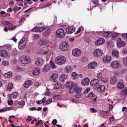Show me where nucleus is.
<instances>
[{
  "label": "nucleus",
  "mask_w": 127,
  "mask_h": 127,
  "mask_svg": "<svg viewBox=\"0 0 127 127\" xmlns=\"http://www.w3.org/2000/svg\"><path fill=\"white\" fill-rule=\"evenodd\" d=\"M65 62L66 58L63 56H59L55 60V63L58 65H63Z\"/></svg>",
  "instance_id": "nucleus-1"
},
{
  "label": "nucleus",
  "mask_w": 127,
  "mask_h": 127,
  "mask_svg": "<svg viewBox=\"0 0 127 127\" xmlns=\"http://www.w3.org/2000/svg\"><path fill=\"white\" fill-rule=\"evenodd\" d=\"M56 34L57 38H59L60 39L64 38V37L66 36V32H65L64 29L62 28H60L58 29L56 31Z\"/></svg>",
  "instance_id": "nucleus-2"
},
{
  "label": "nucleus",
  "mask_w": 127,
  "mask_h": 127,
  "mask_svg": "<svg viewBox=\"0 0 127 127\" xmlns=\"http://www.w3.org/2000/svg\"><path fill=\"white\" fill-rule=\"evenodd\" d=\"M20 62L22 63V64H29L30 62V58L29 57H27L26 56H22L20 58Z\"/></svg>",
  "instance_id": "nucleus-3"
},
{
  "label": "nucleus",
  "mask_w": 127,
  "mask_h": 127,
  "mask_svg": "<svg viewBox=\"0 0 127 127\" xmlns=\"http://www.w3.org/2000/svg\"><path fill=\"white\" fill-rule=\"evenodd\" d=\"M59 48L62 51H67L69 49V44L67 42H63Z\"/></svg>",
  "instance_id": "nucleus-4"
},
{
  "label": "nucleus",
  "mask_w": 127,
  "mask_h": 127,
  "mask_svg": "<svg viewBox=\"0 0 127 127\" xmlns=\"http://www.w3.org/2000/svg\"><path fill=\"white\" fill-rule=\"evenodd\" d=\"M72 53L74 57H79V56H81L82 55V51L80 49L76 48L72 50Z\"/></svg>",
  "instance_id": "nucleus-5"
},
{
  "label": "nucleus",
  "mask_w": 127,
  "mask_h": 127,
  "mask_svg": "<svg viewBox=\"0 0 127 127\" xmlns=\"http://www.w3.org/2000/svg\"><path fill=\"white\" fill-rule=\"evenodd\" d=\"M26 45V39L22 38L18 44V47L19 49H23Z\"/></svg>",
  "instance_id": "nucleus-6"
},
{
  "label": "nucleus",
  "mask_w": 127,
  "mask_h": 127,
  "mask_svg": "<svg viewBox=\"0 0 127 127\" xmlns=\"http://www.w3.org/2000/svg\"><path fill=\"white\" fill-rule=\"evenodd\" d=\"M44 64V60L41 57H39L35 61V64L36 66H42V64Z\"/></svg>",
  "instance_id": "nucleus-7"
},
{
  "label": "nucleus",
  "mask_w": 127,
  "mask_h": 127,
  "mask_svg": "<svg viewBox=\"0 0 127 127\" xmlns=\"http://www.w3.org/2000/svg\"><path fill=\"white\" fill-rule=\"evenodd\" d=\"M93 55L95 57H100L103 55V51L100 49H96L94 51Z\"/></svg>",
  "instance_id": "nucleus-8"
},
{
  "label": "nucleus",
  "mask_w": 127,
  "mask_h": 127,
  "mask_svg": "<svg viewBox=\"0 0 127 127\" xmlns=\"http://www.w3.org/2000/svg\"><path fill=\"white\" fill-rule=\"evenodd\" d=\"M86 98L87 99H89L91 100L92 102H95V101H97V97L93 92H90L89 94L87 96Z\"/></svg>",
  "instance_id": "nucleus-9"
},
{
  "label": "nucleus",
  "mask_w": 127,
  "mask_h": 127,
  "mask_svg": "<svg viewBox=\"0 0 127 127\" xmlns=\"http://www.w3.org/2000/svg\"><path fill=\"white\" fill-rule=\"evenodd\" d=\"M98 66V64L96 62H92L88 64V69H94Z\"/></svg>",
  "instance_id": "nucleus-10"
},
{
  "label": "nucleus",
  "mask_w": 127,
  "mask_h": 127,
  "mask_svg": "<svg viewBox=\"0 0 127 127\" xmlns=\"http://www.w3.org/2000/svg\"><path fill=\"white\" fill-rule=\"evenodd\" d=\"M97 78L104 83H107L108 82V78H104V77H103V74L101 72L97 74Z\"/></svg>",
  "instance_id": "nucleus-11"
},
{
  "label": "nucleus",
  "mask_w": 127,
  "mask_h": 127,
  "mask_svg": "<svg viewBox=\"0 0 127 127\" xmlns=\"http://www.w3.org/2000/svg\"><path fill=\"white\" fill-rule=\"evenodd\" d=\"M8 56V52L4 50H0V57L2 58H5Z\"/></svg>",
  "instance_id": "nucleus-12"
},
{
  "label": "nucleus",
  "mask_w": 127,
  "mask_h": 127,
  "mask_svg": "<svg viewBox=\"0 0 127 127\" xmlns=\"http://www.w3.org/2000/svg\"><path fill=\"white\" fill-rule=\"evenodd\" d=\"M44 30H46V28L41 27H36L33 29V32H42Z\"/></svg>",
  "instance_id": "nucleus-13"
},
{
  "label": "nucleus",
  "mask_w": 127,
  "mask_h": 127,
  "mask_svg": "<svg viewBox=\"0 0 127 127\" xmlns=\"http://www.w3.org/2000/svg\"><path fill=\"white\" fill-rule=\"evenodd\" d=\"M117 45L118 47H123V46H125L126 45V43L124 41H122L121 38H118L117 39Z\"/></svg>",
  "instance_id": "nucleus-14"
},
{
  "label": "nucleus",
  "mask_w": 127,
  "mask_h": 127,
  "mask_svg": "<svg viewBox=\"0 0 127 127\" xmlns=\"http://www.w3.org/2000/svg\"><path fill=\"white\" fill-rule=\"evenodd\" d=\"M90 83V79L89 78L86 77L83 79L81 81V84L83 86H88V85Z\"/></svg>",
  "instance_id": "nucleus-15"
},
{
  "label": "nucleus",
  "mask_w": 127,
  "mask_h": 127,
  "mask_svg": "<svg viewBox=\"0 0 127 127\" xmlns=\"http://www.w3.org/2000/svg\"><path fill=\"white\" fill-rule=\"evenodd\" d=\"M103 61L104 63H108V62H111V61H112V57L110 56H106L103 57Z\"/></svg>",
  "instance_id": "nucleus-16"
},
{
  "label": "nucleus",
  "mask_w": 127,
  "mask_h": 127,
  "mask_svg": "<svg viewBox=\"0 0 127 127\" xmlns=\"http://www.w3.org/2000/svg\"><path fill=\"white\" fill-rule=\"evenodd\" d=\"M105 42V39L103 38H100L97 40L95 42V45H102V44H104Z\"/></svg>",
  "instance_id": "nucleus-17"
},
{
  "label": "nucleus",
  "mask_w": 127,
  "mask_h": 127,
  "mask_svg": "<svg viewBox=\"0 0 127 127\" xmlns=\"http://www.w3.org/2000/svg\"><path fill=\"white\" fill-rule=\"evenodd\" d=\"M111 66L114 69H117L120 67V63L117 61H114L111 63Z\"/></svg>",
  "instance_id": "nucleus-18"
},
{
  "label": "nucleus",
  "mask_w": 127,
  "mask_h": 127,
  "mask_svg": "<svg viewBox=\"0 0 127 127\" xmlns=\"http://www.w3.org/2000/svg\"><path fill=\"white\" fill-rule=\"evenodd\" d=\"M106 90V86L104 85H100L97 88V90L99 93H103Z\"/></svg>",
  "instance_id": "nucleus-19"
},
{
  "label": "nucleus",
  "mask_w": 127,
  "mask_h": 127,
  "mask_svg": "<svg viewBox=\"0 0 127 127\" xmlns=\"http://www.w3.org/2000/svg\"><path fill=\"white\" fill-rule=\"evenodd\" d=\"M66 32L67 33H68V34H72V33L75 32V29L68 27L66 28Z\"/></svg>",
  "instance_id": "nucleus-20"
},
{
  "label": "nucleus",
  "mask_w": 127,
  "mask_h": 127,
  "mask_svg": "<svg viewBox=\"0 0 127 127\" xmlns=\"http://www.w3.org/2000/svg\"><path fill=\"white\" fill-rule=\"evenodd\" d=\"M32 84H33L32 81L28 80L24 83V87L25 88H29V87H30V86H31Z\"/></svg>",
  "instance_id": "nucleus-21"
},
{
  "label": "nucleus",
  "mask_w": 127,
  "mask_h": 127,
  "mask_svg": "<svg viewBox=\"0 0 127 127\" xmlns=\"http://www.w3.org/2000/svg\"><path fill=\"white\" fill-rule=\"evenodd\" d=\"M112 56L115 58H119L120 56V53L119 52V51L114 50L112 51Z\"/></svg>",
  "instance_id": "nucleus-22"
},
{
  "label": "nucleus",
  "mask_w": 127,
  "mask_h": 127,
  "mask_svg": "<svg viewBox=\"0 0 127 127\" xmlns=\"http://www.w3.org/2000/svg\"><path fill=\"white\" fill-rule=\"evenodd\" d=\"M40 73V69L38 67H35L34 69V71L33 72V75L34 76H37V75H39Z\"/></svg>",
  "instance_id": "nucleus-23"
},
{
  "label": "nucleus",
  "mask_w": 127,
  "mask_h": 127,
  "mask_svg": "<svg viewBox=\"0 0 127 127\" xmlns=\"http://www.w3.org/2000/svg\"><path fill=\"white\" fill-rule=\"evenodd\" d=\"M99 83V79H94L91 80L90 82L91 86H96Z\"/></svg>",
  "instance_id": "nucleus-24"
},
{
  "label": "nucleus",
  "mask_w": 127,
  "mask_h": 127,
  "mask_svg": "<svg viewBox=\"0 0 127 127\" xmlns=\"http://www.w3.org/2000/svg\"><path fill=\"white\" fill-rule=\"evenodd\" d=\"M67 80V75L63 74L60 77V81L61 82H65V80Z\"/></svg>",
  "instance_id": "nucleus-25"
},
{
  "label": "nucleus",
  "mask_w": 127,
  "mask_h": 127,
  "mask_svg": "<svg viewBox=\"0 0 127 127\" xmlns=\"http://www.w3.org/2000/svg\"><path fill=\"white\" fill-rule=\"evenodd\" d=\"M2 48H5V49H6V50H7L8 51H11V50L12 49V47L11 46V45H5L2 47Z\"/></svg>",
  "instance_id": "nucleus-26"
},
{
  "label": "nucleus",
  "mask_w": 127,
  "mask_h": 127,
  "mask_svg": "<svg viewBox=\"0 0 127 127\" xmlns=\"http://www.w3.org/2000/svg\"><path fill=\"white\" fill-rule=\"evenodd\" d=\"M117 77H116V76H113L110 79V83L111 85H115V84L117 83Z\"/></svg>",
  "instance_id": "nucleus-27"
},
{
  "label": "nucleus",
  "mask_w": 127,
  "mask_h": 127,
  "mask_svg": "<svg viewBox=\"0 0 127 127\" xmlns=\"http://www.w3.org/2000/svg\"><path fill=\"white\" fill-rule=\"evenodd\" d=\"M49 70H50V66H49V64H45L43 67V71L44 72H48Z\"/></svg>",
  "instance_id": "nucleus-28"
},
{
  "label": "nucleus",
  "mask_w": 127,
  "mask_h": 127,
  "mask_svg": "<svg viewBox=\"0 0 127 127\" xmlns=\"http://www.w3.org/2000/svg\"><path fill=\"white\" fill-rule=\"evenodd\" d=\"M17 97V93L13 92L9 96L10 100H12V99H16Z\"/></svg>",
  "instance_id": "nucleus-29"
},
{
  "label": "nucleus",
  "mask_w": 127,
  "mask_h": 127,
  "mask_svg": "<svg viewBox=\"0 0 127 127\" xmlns=\"http://www.w3.org/2000/svg\"><path fill=\"white\" fill-rule=\"evenodd\" d=\"M103 36L104 37H106L107 38H109L112 36V32H106L103 33Z\"/></svg>",
  "instance_id": "nucleus-30"
},
{
  "label": "nucleus",
  "mask_w": 127,
  "mask_h": 127,
  "mask_svg": "<svg viewBox=\"0 0 127 127\" xmlns=\"http://www.w3.org/2000/svg\"><path fill=\"white\" fill-rule=\"evenodd\" d=\"M117 87L118 89H120L121 90H123L124 88H125V84L122 82H118L117 84Z\"/></svg>",
  "instance_id": "nucleus-31"
},
{
  "label": "nucleus",
  "mask_w": 127,
  "mask_h": 127,
  "mask_svg": "<svg viewBox=\"0 0 127 127\" xmlns=\"http://www.w3.org/2000/svg\"><path fill=\"white\" fill-rule=\"evenodd\" d=\"M46 43H47V41L45 39L40 40L39 41V44L41 46H42L43 45H46Z\"/></svg>",
  "instance_id": "nucleus-32"
},
{
  "label": "nucleus",
  "mask_w": 127,
  "mask_h": 127,
  "mask_svg": "<svg viewBox=\"0 0 127 127\" xmlns=\"http://www.w3.org/2000/svg\"><path fill=\"white\" fill-rule=\"evenodd\" d=\"M51 33V29L49 28L47 30H46L44 33H43V35H45V36H46L47 35H49Z\"/></svg>",
  "instance_id": "nucleus-33"
},
{
  "label": "nucleus",
  "mask_w": 127,
  "mask_h": 127,
  "mask_svg": "<svg viewBox=\"0 0 127 127\" xmlns=\"http://www.w3.org/2000/svg\"><path fill=\"white\" fill-rule=\"evenodd\" d=\"M71 76L73 80H76V79H78L79 78V75L77 74L75 72H73L71 73Z\"/></svg>",
  "instance_id": "nucleus-34"
},
{
  "label": "nucleus",
  "mask_w": 127,
  "mask_h": 127,
  "mask_svg": "<svg viewBox=\"0 0 127 127\" xmlns=\"http://www.w3.org/2000/svg\"><path fill=\"white\" fill-rule=\"evenodd\" d=\"M1 23L4 25H9V26H12V23L8 21H2Z\"/></svg>",
  "instance_id": "nucleus-35"
},
{
  "label": "nucleus",
  "mask_w": 127,
  "mask_h": 127,
  "mask_svg": "<svg viewBox=\"0 0 127 127\" xmlns=\"http://www.w3.org/2000/svg\"><path fill=\"white\" fill-rule=\"evenodd\" d=\"M76 87H77V85H74L72 87H70L69 89V93L70 94H73L75 91Z\"/></svg>",
  "instance_id": "nucleus-36"
},
{
  "label": "nucleus",
  "mask_w": 127,
  "mask_h": 127,
  "mask_svg": "<svg viewBox=\"0 0 127 127\" xmlns=\"http://www.w3.org/2000/svg\"><path fill=\"white\" fill-rule=\"evenodd\" d=\"M12 89H13V85L11 83H9L7 87V91L10 92Z\"/></svg>",
  "instance_id": "nucleus-37"
},
{
  "label": "nucleus",
  "mask_w": 127,
  "mask_h": 127,
  "mask_svg": "<svg viewBox=\"0 0 127 127\" xmlns=\"http://www.w3.org/2000/svg\"><path fill=\"white\" fill-rule=\"evenodd\" d=\"M121 95L122 96H127V87H125L121 92Z\"/></svg>",
  "instance_id": "nucleus-38"
},
{
  "label": "nucleus",
  "mask_w": 127,
  "mask_h": 127,
  "mask_svg": "<svg viewBox=\"0 0 127 127\" xmlns=\"http://www.w3.org/2000/svg\"><path fill=\"white\" fill-rule=\"evenodd\" d=\"M20 9H21V7L16 6L12 9V10L14 11V13H16V12L18 11V10H20Z\"/></svg>",
  "instance_id": "nucleus-39"
},
{
  "label": "nucleus",
  "mask_w": 127,
  "mask_h": 127,
  "mask_svg": "<svg viewBox=\"0 0 127 127\" xmlns=\"http://www.w3.org/2000/svg\"><path fill=\"white\" fill-rule=\"evenodd\" d=\"M66 87H68V88H71L74 86V83H73V82L72 81L68 82L66 83Z\"/></svg>",
  "instance_id": "nucleus-40"
},
{
  "label": "nucleus",
  "mask_w": 127,
  "mask_h": 127,
  "mask_svg": "<svg viewBox=\"0 0 127 127\" xmlns=\"http://www.w3.org/2000/svg\"><path fill=\"white\" fill-rule=\"evenodd\" d=\"M50 65L51 67H52V69H55V68H56V65H55V64L53 61L51 60L50 61Z\"/></svg>",
  "instance_id": "nucleus-41"
},
{
  "label": "nucleus",
  "mask_w": 127,
  "mask_h": 127,
  "mask_svg": "<svg viewBox=\"0 0 127 127\" xmlns=\"http://www.w3.org/2000/svg\"><path fill=\"white\" fill-rule=\"evenodd\" d=\"M11 76H12V74L10 72H8L4 74V76L6 78H10Z\"/></svg>",
  "instance_id": "nucleus-42"
},
{
  "label": "nucleus",
  "mask_w": 127,
  "mask_h": 127,
  "mask_svg": "<svg viewBox=\"0 0 127 127\" xmlns=\"http://www.w3.org/2000/svg\"><path fill=\"white\" fill-rule=\"evenodd\" d=\"M72 71V68L70 66H67L65 67V72L66 73H68V72H71Z\"/></svg>",
  "instance_id": "nucleus-43"
},
{
  "label": "nucleus",
  "mask_w": 127,
  "mask_h": 127,
  "mask_svg": "<svg viewBox=\"0 0 127 127\" xmlns=\"http://www.w3.org/2000/svg\"><path fill=\"white\" fill-rule=\"evenodd\" d=\"M112 39H113V40H115V39H116V38H117V37H118V34L116 33H112Z\"/></svg>",
  "instance_id": "nucleus-44"
},
{
  "label": "nucleus",
  "mask_w": 127,
  "mask_h": 127,
  "mask_svg": "<svg viewBox=\"0 0 127 127\" xmlns=\"http://www.w3.org/2000/svg\"><path fill=\"white\" fill-rule=\"evenodd\" d=\"M82 91V89L77 87V86L75 87V93L76 94H80L81 93V91Z\"/></svg>",
  "instance_id": "nucleus-45"
},
{
  "label": "nucleus",
  "mask_w": 127,
  "mask_h": 127,
  "mask_svg": "<svg viewBox=\"0 0 127 127\" xmlns=\"http://www.w3.org/2000/svg\"><path fill=\"white\" fill-rule=\"evenodd\" d=\"M108 114H109V112L108 111H101L100 112V115H101V116H104V117H106V116H107L108 115Z\"/></svg>",
  "instance_id": "nucleus-46"
},
{
  "label": "nucleus",
  "mask_w": 127,
  "mask_h": 127,
  "mask_svg": "<svg viewBox=\"0 0 127 127\" xmlns=\"http://www.w3.org/2000/svg\"><path fill=\"white\" fill-rule=\"evenodd\" d=\"M123 64L127 67V57L123 58Z\"/></svg>",
  "instance_id": "nucleus-47"
},
{
  "label": "nucleus",
  "mask_w": 127,
  "mask_h": 127,
  "mask_svg": "<svg viewBox=\"0 0 127 127\" xmlns=\"http://www.w3.org/2000/svg\"><path fill=\"white\" fill-rule=\"evenodd\" d=\"M46 104L49 105V104H51L52 103V99L50 98L46 100Z\"/></svg>",
  "instance_id": "nucleus-48"
},
{
  "label": "nucleus",
  "mask_w": 127,
  "mask_h": 127,
  "mask_svg": "<svg viewBox=\"0 0 127 127\" xmlns=\"http://www.w3.org/2000/svg\"><path fill=\"white\" fill-rule=\"evenodd\" d=\"M60 88V85L58 84V83H56L54 85V89L55 90H57Z\"/></svg>",
  "instance_id": "nucleus-49"
},
{
  "label": "nucleus",
  "mask_w": 127,
  "mask_h": 127,
  "mask_svg": "<svg viewBox=\"0 0 127 127\" xmlns=\"http://www.w3.org/2000/svg\"><path fill=\"white\" fill-rule=\"evenodd\" d=\"M15 28H16V25H14L13 27L9 26L8 27V30H13V29H15Z\"/></svg>",
  "instance_id": "nucleus-50"
},
{
  "label": "nucleus",
  "mask_w": 127,
  "mask_h": 127,
  "mask_svg": "<svg viewBox=\"0 0 127 127\" xmlns=\"http://www.w3.org/2000/svg\"><path fill=\"white\" fill-rule=\"evenodd\" d=\"M2 64L3 66H7V65H8V61H4L2 62Z\"/></svg>",
  "instance_id": "nucleus-51"
},
{
  "label": "nucleus",
  "mask_w": 127,
  "mask_h": 127,
  "mask_svg": "<svg viewBox=\"0 0 127 127\" xmlns=\"http://www.w3.org/2000/svg\"><path fill=\"white\" fill-rule=\"evenodd\" d=\"M18 105L20 106H24V105H25V102L23 101H19L18 102Z\"/></svg>",
  "instance_id": "nucleus-52"
},
{
  "label": "nucleus",
  "mask_w": 127,
  "mask_h": 127,
  "mask_svg": "<svg viewBox=\"0 0 127 127\" xmlns=\"http://www.w3.org/2000/svg\"><path fill=\"white\" fill-rule=\"evenodd\" d=\"M39 38V35L38 34H35L33 35L34 39H38Z\"/></svg>",
  "instance_id": "nucleus-53"
},
{
  "label": "nucleus",
  "mask_w": 127,
  "mask_h": 127,
  "mask_svg": "<svg viewBox=\"0 0 127 127\" xmlns=\"http://www.w3.org/2000/svg\"><path fill=\"white\" fill-rule=\"evenodd\" d=\"M90 90H91V88H90V87H87L84 91V94H88L89 92H90Z\"/></svg>",
  "instance_id": "nucleus-54"
},
{
  "label": "nucleus",
  "mask_w": 127,
  "mask_h": 127,
  "mask_svg": "<svg viewBox=\"0 0 127 127\" xmlns=\"http://www.w3.org/2000/svg\"><path fill=\"white\" fill-rule=\"evenodd\" d=\"M7 111V108H4L3 109H0V113H2L3 112H6Z\"/></svg>",
  "instance_id": "nucleus-55"
},
{
  "label": "nucleus",
  "mask_w": 127,
  "mask_h": 127,
  "mask_svg": "<svg viewBox=\"0 0 127 127\" xmlns=\"http://www.w3.org/2000/svg\"><path fill=\"white\" fill-rule=\"evenodd\" d=\"M41 104H44L45 102H46V97H44V98L41 100Z\"/></svg>",
  "instance_id": "nucleus-56"
},
{
  "label": "nucleus",
  "mask_w": 127,
  "mask_h": 127,
  "mask_svg": "<svg viewBox=\"0 0 127 127\" xmlns=\"http://www.w3.org/2000/svg\"><path fill=\"white\" fill-rule=\"evenodd\" d=\"M40 83H39L38 81H35L34 83V86H35L36 87L40 86Z\"/></svg>",
  "instance_id": "nucleus-57"
},
{
  "label": "nucleus",
  "mask_w": 127,
  "mask_h": 127,
  "mask_svg": "<svg viewBox=\"0 0 127 127\" xmlns=\"http://www.w3.org/2000/svg\"><path fill=\"white\" fill-rule=\"evenodd\" d=\"M7 103H8V105L9 106H11V105H12L13 104V101L9 100V101H7Z\"/></svg>",
  "instance_id": "nucleus-58"
},
{
  "label": "nucleus",
  "mask_w": 127,
  "mask_h": 127,
  "mask_svg": "<svg viewBox=\"0 0 127 127\" xmlns=\"http://www.w3.org/2000/svg\"><path fill=\"white\" fill-rule=\"evenodd\" d=\"M90 110L91 111L92 113H97V110L94 108H91Z\"/></svg>",
  "instance_id": "nucleus-59"
},
{
  "label": "nucleus",
  "mask_w": 127,
  "mask_h": 127,
  "mask_svg": "<svg viewBox=\"0 0 127 127\" xmlns=\"http://www.w3.org/2000/svg\"><path fill=\"white\" fill-rule=\"evenodd\" d=\"M81 31H82V29H81V27H79L77 31H76V32L75 33V34H79V33H80Z\"/></svg>",
  "instance_id": "nucleus-60"
},
{
  "label": "nucleus",
  "mask_w": 127,
  "mask_h": 127,
  "mask_svg": "<svg viewBox=\"0 0 127 127\" xmlns=\"http://www.w3.org/2000/svg\"><path fill=\"white\" fill-rule=\"evenodd\" d=\"M31 120H32V119H31V116H28V117L27 118L26 121H27V122L28 123H29V122H31Z\"/></svg>",
  "instance_id": "nucleus-61"
},
{
  "label": "nucleus",
  "mask_w": 127,
  "mask_h": 127,
  "mask_svg": "<svg viewBox=\"0 0 127 127\" xmlns=\"http://www.w3.org/2000/svg\"><path fill=\"white\" fill-rule=\"evenodd\" d=\"M123 54H127V49H123Z\"/></svg>",
  "instance_id": "nucleus-62"
},
{
  "label": "nucleus",
  "mask_w": 127,
  "mask_h": 127,
  "mask_svg": "<svg viewBox=\"0 0 127 127\" xmlns=\"http://www.w3.org/2000/svg\"><path fill=\"white\" fill-rule=\"evenodd\" d=\"M52 124L55 126V125H56L57 124V120L54 119L52 121Z\"/></svg>",
  "instance_id": "nucleus-63"
},
{
  "label": "nucleus",
  "mask_w": 127,
  "mask_h": 127,
  "mask_svg": "<svg viewBox=\"0 0 127 127\" xmlns=\"http://www.w3.org/2000/svg\"><path fill=\"white\" fill-rule=\"evenodd\" d=\"M30 111H36V110H37L36 109V108L34 107H31V108L29 109Z\"/></svg>",
  "instance_id": "nucleus-64"
}]
</instances>
